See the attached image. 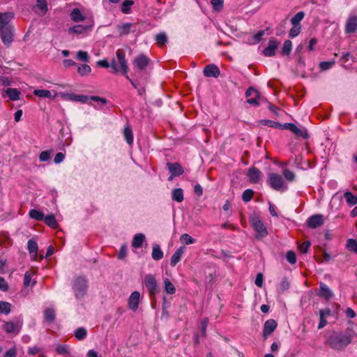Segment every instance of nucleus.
Listing matches in <instances>:
<instances>
[{
	"mask_svg": "<svg viewBox=\"0 0 357 357\" xmlns=\"http://www.w3.org/2000/svg\"><path fill=\"white\" fill-rule=\"evenodd\" d=\"M172 198L177 202H181L183 200V192L181 188H175L172 190Z\"/></svg>",
	"mask_w": 357,
	"mask_h": 357,
	"instance_id": "obj_30",
	"label": "nucleus"
},
{
	"mask_svg": "<svg viewBox=\"0 0 357 357\" xmlns=\"http://www.w3.org/2000/svg\"><path fill=\"white\" fill-rule=\"evenodd\" d=\"M167 166L172 176H178L181 175L184 172L182 166L178 162H167Z\"/></svg>",
	"mask_w": 357,
	"mask_h": 357,
	"instance_id": "obj_16",
	"label": "nucleus"
},
{
	"mask_svg": "<svg viewBox=\"0 0 357 357\" xmlns=\"http://www.w3.org/2000/svg\"><path fill=\"white\" fill-rule=\"evenodd\" d=\"M181 241L185 245L192 244L195 242V239L188 234H183L180 238Z\"/></svg>",
	"mask_w": 357,
	"mask_h": 357,
	"instance_id": "obj_45",
	"label": "nucleus"
},
{
	"mask_svg": "<svg viewBox=\"0 0 357 357\" xmlns=\"http://www.w3.org/2000/svg\"><path fill=\"white\" fill-rule=\"evenodd\" d=\"M208 319L207 318L201 321V333H202V336L204 337H206V327L208 326Z\"/></svg>",
	"mask_w": 357,
	"mask_h": 357,
	"instance_id": "obj_58",
	"label": "nucleus"
},
{
	"mask_svg": "<svg viewBox=\"0 0 357 357\" xmlns=\"http://www.w3.org/2000/svg\"><path fill=\"white\" fill-rule=\"evenodd\" d=\"M310 245V241H305L298 246V250L301 253H307Z\"/></svg>",
	"mask_w": 357,
	"mask_h": 357,
	"instance_id": "obj_59",
	"label": "nucleus"
},
{
	"mask_svg": "<svg viewBox=\"0 0 357 357\" xmlns=\"http://www.w3.org/2000/svg\"><path fill=\"white\" fill-rule=\"evenodd\" d=\"M74 335L78 340H82L86 337L87 331L84 327H79L75 330Z\"/></svg>",
	"mask_w": 357,
	"mask_h": 357,
	"instance_id": "obj_35",
	"label": "nucleus"
},
{
	"mask_svg": "<svg viewBox=\"0 0 357 357\" xmlns=\"http://www.w3.org/2000/svg\"><path fill=\"white\" fill-rule=\"evenodd\" d=\"M65 158V155L61 153V152H59V153H57L54 158V162L56 163V164H59L61 163Z\"/></svg>",
	"mask_w": 357,
	"mask_h": 357,
	"instance_id": "obj_63",
	"label": "nucleus"
},
{
	"mask_svg": "<svg viewBox=\"0 0 357 357\" xmlns=\"http://www.w3.org/2000/svg\"><path fill=\"white\" fill-rule=\"evenodd\" d=\"M123 136L128 144H132L133 142V134L132 129L128 126L123 130Z\"/></svg>",
	"mask_w": 357,
	"mask_h": 357,
	"instance_id": "obj_33",
	"label": "nucleus"
},
{
	"mask_svg": "<svg viewBox=\"0 0 357 357\" xmlns=\"http://www.w3.org/2000/svg\"><path fill=\"white\" fill-rule=\"evenodd\" d=\"M343 197L349 206H353L357 204V196L353 195L351 192L348 191L344 192Z\"/></svg>",
	"mask_w": 357,
	"mask_h": 357,
	"instance_id": "obj_28",
	"label": "nucleus"
},
{
	"mask_svg": "<svg viewBox=\"0 0 357 357\" xmlns=\"http://www.w3.org/2000/svg\"><path fill=\"white\" fill-rule=\"evenodd\" d=\"M0 33L3 43L9 47L13 41L14 27L13 26H0Z\"/></svg>",
	"mask_w": 357,
	"mask_h": 357,
	"instance_id": "obj_6",
	"label": "nucleus"
},
{
	"mask_svg": "<svg viewBox=\"0 0 357 357\" xmlns=\"http://www.w3.org/2000/svg\"><path fill=\"white\" fill-rule=\"evenodd\" d=\"M323 224L324 216L321 214L313 215L307 219V225L312 229H315Z\"/></svg>",
	"mask_w": 357,
	"mask_h": 357,
	"instance_id": "obj_11",
	"label": "nucleus"
},
{
	"mask_svg": "<svg viewBox=\"0 0 357 357\" xmlns=\"http://www.w3.org/2000/svg\"><path fill=\"white\" fill-rule=\"evenodd\" d=\"M304 17H305L304 12H303V11L298 12L291 19V22L293 25L300 26V22L303 19Z\"/></svg>",
	"mask_w": 357,
	"mask_h": 357,
	"instance_id": "obj_38",
	"label": "nucleus"
},
{
	"mask_svg": "<svg viewBox=\"0 0 357 357\" xmlns=\"http://www.w3.org/2000/svg\"><path fill=\"white\" fill-rule=\"evenodd\" d=\"M279 42L275 39H271L268 42V45L263 50V54L266 56H273L275 54V50L278 49Z\"/></svg>",
	"mask_w": 357,
	"mask_h": 357,
	"instance_id": "obj_14",
	"label": "nucleus"
},
{
	"mask_svg": "<svg viewBox=\"0 0 357 357\" xmlns=\"http://www.w3.org/2000/svg\"><path fill=\"white\" fill-rule=\"evenodd\" d=\"M283 175L285 177V178L289 181H293L295 178L294 172L287 169L283 171Z\"/></svg>",
	"mask_w": 357,
	"mask_h": 357,
	"instance_id": "obj_55",
	"label": "nucleus"
},
{
	"mask_svg": "<svg viewBox=\"0 0 357 357\" xmlns=\"http://www.w3.org/2000/svg\"><path fill=\"white\" fill-rule=\"evenodd\" d=\"M151 257L154 260L158 261L163 257V252L158 244L153 245Z\"/></svg>",
	"mask_w": 357,
	"mask_h": 357,
	"instance_id": "obj_26",
	"label": "nucleus"
},
{
	"mask_svg": "<svg viewBox=\"0 0 357 357\" xmlns=\"http://www.w3.org/2000/svg\"><path fill=\"white\" fill-rule=\"evenodd\" d=\"M357 338V333L350 327L348 326L344 332H332L326 339V344L331 348L342 351L351 341Z\"/></svg>",
	"mask_w": 357,
	"mask_h": 357,
	"instance_id": "obj_1",
	"label": "nucleus"
},
{
	"mask_svg": "<svg viewBox=\"0 0 357 357\" xmlns=\"http://www.w3.org/2000/svg\"><path fill=\"white\" fill-rule=\"evenodd\" d=\"M22 326V319L17 318L8 321H4L2 328L6 333L16 335L21 331Z\"/></svg>",
	"mask_w": 357,
	"mask_h": 357,
	"instance_id": "obj_4",
	"label": "nucleus"
},
{
	"mask_svg": "<svg viewBox=\"0 0 357 357\" xmlns=\"http://www.w3.org/2000/svg\"><path fill=\"white\" fill-rule=\"evenodd\" d=\"M287 260L291 264H294L296 262V257L295 253L290 250L287 252L286 256Z\"/></svg>",
	"mask_w": 357,
	"mask_h": 357,
	"instance_id": "obj_56",
	"label": "nucleus"
},
{
	"mask_svg": "<svg viewBox=\"0 0 357 357\" xmlns=\"http://www.w3.org/2000/svg\"><path fill=\"white\" fill-rule=\"evenodd\" d=\"M77 58L79 61H82L84 62L89 61V56L87 52L79 50L77 52Z\"/></svg>",
	"mask_w": 357,
	"mask_h": 357,
	"instance_id": "obj_49",
	"label": "nucleus"
},
{
	"mask_svg": "<svg viewBox=\"0 0 357 357\" xmlns=\"http://www.w3.org/2000/svg\"><path fill=\"white\" fill-rule=\"evenodd\" d=\"M149 63V59L144 55L140 54L135 59L134 65L139 70H144Z\"/></svg>",
	"mask_w": 357,
	"mask_h": 357,
	"instance_id": "obj_15",
	"label": "nucleus"
},
{
	"mask_svg": "<svg viewBox=\"0 0 357 357\" xmlns=\"http://www.w3.org/2000/svg\"><path fill=\"white\" fill-rule=\"evenodd\" d=\"M267 182L275 190L279 191L286 190L287 188V187H284V181L282 177L276 173L269 174Z\"/></svg>",
	"mask_w": 357,
	"mask_h": 357,
	"instance_id": "obj_5",
	"label": "nucleus"
},
{
	"mask_svg": "<svg viewBox=\"0 0 357 357\" xmlns=\"http://www.w3.org/2000/svg\"><path fill=\"white\" fill-rule=\"evenodd\" d=\"M97 64L103 68L111 67L114 73H116L119 72V69L117 67L115 59H112L111 63H109L107 60H100L97 62Z\"/></svg>",
	"mask_w": 357,
	"mask_h": 357,
	"instance_id": "obj_25",
	"label": "nucleus"
},
{
	"mask_svg": "<svg viewBox=\"0 0 357 357\" xmlns=\"http://www.w3.org/2000/svg\"><path fill=\"white\" fill-rule=\"evenodd\" d=\"M332 314H319V329H321L326 326L328 322V319Z\"/></svg>",
	"mask_w": 357,
	"mask_h": 357,
	"instance_id": "obj_36",
	"label": "nucleus"
},
{
	"mask_svg": "<svg viewBox=\"0 0 357 357\" xmlns=\"http://www.w3.org/2000/svg\"><path fill=\"white\" fill-rule=\"evenodd\" d=\"M29 252L33 259H36L38 255V244L33 239H29L27 243Z\"/></svg>",
	"mask_w": 357,
	"mask_h": 357,
	"instance_id": "obj_22",
	"label": "nucleus"
},
{
	"mask_svg": "<svg viewBox=\"0 0 357 357\" xmlns=\"http://www.w3.org/2000/svg\"><path fill=\"white\" fill-rule=\"evenodd\" d=\"M88 289L87 280L84 277L77 278L73 284V289L77 298H82L84 296Z\"/></svg>",
	"mask_w": 357,
	"mask_h": 357,
	"instance_id": "obj_2",
	"label": "nucleus"
},
{
	"mask_svg": "<svg viewBox=\"0 0 357 357\" xmlns=\"http://www.w3.org/2000/svg\"><path fill=\"white\" fill-rule=\"evenodd\" d=\"M144 283L149 294L151 296H155L158 292V287L154 275L151 274L145 275Z\"/></svg>",
	"mask_w": 357,
	"mask_h": 357,
	"instance_id": "obj_7",
	"label": "nucleus"
},
{
	"mask_svg": "<svg viewBox=\"0 0 357 357\" xmlns=\"http://www.w3.org/2000/svg\"><path fill=\"white\" fill-rule=\"evenodd\" d=\"M70 17L74 22H78L84 20V17L81 13L80 10L77 8H75L70 13Z\"/></svg>",
	"mask_w": 357,
	"mask_h": 357,
	"instance_id": "obj_34",
	"label": "nucleus"
},
{
	"mask_svg": "<svg viewBox=\"0 0 357 357\" xmlns=\"http://www.w3.org/2000/svg\"><path fill=\"white\" fill-rule=\"evenodd\" d=\"M347 248L355 253H357V241L355 239L350 238L347 242Z\"/></svg>",
	"mask_w": 357,
	"mask_h": 357,
	"instance_id": "obj_44",
	"label": "nucleus"
},
{
	"mask_svg": "<svg viewBox=\"0 0 357 357\" xmlns=\"http://www.w3.org/2000/svg\"><path fill=\"white\" fill-rule=\"evenodd\" d=\"M259 124L267 126L271 128H278V126H280V123L276 122L272 120L263 119L259 121Z\"/></svg>",
	"mask_w": 357,
	"mask_h": 357,
	"instance_id": "obj_43",
	"label": "nucleus"
},
{
	"mask_svg": "<svg viewBox=\"0 0 357 357\" xmlns=\"http://www.w3.org/2000/svg\"><path fill=\"white\" fill-rule=\"evenodd\" d=\"M185 250V248L184 246H181L173 254L170 261L172 266H175L181 261V257L184 254Z\"/></svg>",
	"mask_w": 357,
	"mask_h": 357,
	"instance_id": "obj_18",
	"label": "nucleus"
},
{
	"mask_svg": "<svg viewBox=\"0 0 357 357\" xmlns=\"http://www.w3.org/2000/svg\"><path fill=\"white\" fill-rule=\"evenodd\" d=\"M357 31V16H350L346 22L345 32L347 33H353Z\"/></svg>",
	"mask_w": 357,
	"mask_h": 357,
	"instance_id": "obj_12",
	"label": "nucleus"
},
{
	"mask_svg": "<svg viewBox=\"0 0 357 357\" xmlns=\"http://www.w3.org/2000/svg\"><path fill=\"white\" fill-rule=\"evenodd\" d=\"M91 27V26H89V25L84 26V25L79 24V25H76L73 27H70L68 29V33H69L82 34V33H84L88 31L89 30H90Z\"/></svg>",
	"mask_w": 357,
	"mask_h": 357,
	"instance_id": "obj_21",
	"label": "nucleus"
},
{
	"mask_svg": "<svg viewBox=\"0 0 357 357\" xmlns=\"http://www.w3.org/2000/svg\"><path fill=\"white\" fill-rule=\"evenodd\" d=\"M263 280H264V276L261 273H259L257 275L256 279H255V284L259 287H261L263 286Z\"/></svg>",
	"mask_w": 357,
	"mask_h": 357,
	"instance_id": "obj_61",
	"label": "nucleus"
},
{
	"mask_svg": "<svg viewBox=\"0 0 357 357\" xmlns=\"http://www.w3.org/2000/svg\"><path fill=\"white\" fill-rule=\"evenodd\" d=\"M11 305L6 301H0V312H10Z\"/></svg>",
	"mask_w": 357,
	"mask_h": 357,
	"instance_id": "obj_53",
	"label": "nucleus"
},
{
	"mask_svg": "<svg viewBox=\"0 0 357 357\" xmlns=\"http://www.w3.org/2000/svg\"><path fill=\"white\" fill-rule=\"evenodd\" d=\"M155 40L160 47L165 45L168 41L167 36L165 32H160L156 34Z\"/></svg>",
	"mask_w": 357,
	"mask_h": 357,
	"instance_id": "obj_29",
	"label": "nucleus"
},
{
	"mask_svg": "<svg viewBox=\"0 0 357 357\" xmlns=\"http://www.w3.org/2000/svg\"><path fill=\"white\" fill-rule=\"evenodd\" d=\"M56 351L59 354H66L68 353V347L66 345H59Z\"/></svg>",
	"mask_w": 357,
	"mask_h": 357,
	"instance_id": "obj_64",
	"label": "nucleus"
},
{
	"mask_svg": "<svg viewBox=\"0 0 357 357\" xmlns=\"http://www.w3.org/2000/svg\"><path fill=\"white\" fill-rule=\"evenodd\" d=\"M261 172L260 170L255 167H250L248 169V176L250 181L254 183H257L259 181Z\"/></svg>",
	"mask_w": 357,
	"mask_h": 357,
	"instance_id": "obj_17",
	"label": "nucleus"
},
{
	"mask_svg": "<svg viewBox=\"0 0 357 357\" xmlns=\"http://www.w3.org/2000/svg\"><path fill=\"white\" fill-rule=\"evenodd\" d=\"M116 63L118 68L119 69V71H121L123 75H126L128 70V68L124 52L119 49L116 51Z\"/></svg>",
	"mask_w": 357,
	"mask_h": 357,
	"instance_id": "obj_8",
	"label": "nucleus"
},
{
	"mask_svg": "<svg viewBox=\"0 0 357 357\" xmlns=\"http://www.w3.org/2000/svg\"><path fill=\"white\" fill-rule=\"evenodd\" d=\"M277 326V323L273 319H268L264 324V334L271 335Z\"/></svg>",
	"mask_w": 357,
	"mask_h": 357,
	"instance_id": "obj_20",
	"label": "nucleus"
},
{
	"mask_svg": "<svg viewBox=\"0 0 357 357\" xmlns=\"http://www.w3.org/2000/svg\"><path fill=\"white\" fill-rule=\"evenodd\" d=\"M294 133L297 137H302L304 139H307L309 137V135L307 132V130H302L296 126V129L294 130Z\"/></svg>",
	"mask_w": 357,
	"mask_h": 357,
	"instance_id": "obj_52",
	"label": "nucleus"
},
{
	"mask_svg": "<svg viewBox=\"0 0 357 357\" xmlns=\"http://www.w3.org/2000/svg\"><path fill=\"white\" fill-rule=\"evenodd\" d=\"M6 93L11 100H17L20 99V92L15 88H8Z\"/></svg>",
	"mask_w": 357,
	"mask_h": 357,
	"instance_id": "obj_27",
	"label": "nucleus"
},
{
	"mask_svg": "<svg viewBox=\"0 0 357 357\" xmlns=\"http://www.w3.org/2000/svg\"><path fill=\"white\" fill-rule=\"evenodd\" d=\"M203 73L205 77L217 78L220 75V71L216 65L208 64L204 68Z\"/></svg>",
	"mask_w": 357,
	"mask_h": 357,
	"instance_id": "obj_9",
	"label": "nucleus"
},
{
	"mask_svg": "<svg viewBox=\"0 0 357 357\" xmlns=\"http://www.w3.org/2000/svg\"><path fill=\"white\" fill-rule=\"evenodd\" d=\"M43 220L45 224L48 225L50 227L53 229L57 228L58 224L54 215H48L46 217H45Z\"/></svg>",
	"mask_w": 357,
	"mask_h": 357,
	"instance_id": "obj_31",
	"label": "nucleus"
},
{
	"mask_svg": "<svg viewBox=\"0 0 357 357\" xmlns=\"http://www.w3.org/2000/svg\"><path fill=\"white\" fill-rule=\"evenodd\" d=\"M211 4L214 10L219 11L223 6V0H211Z\"/></svg>",
	"mask_w": 357,
	"mask_h": 357,
	"instance_id": "obj_57",
	"label": "nucleus"
},
{
	"mask_svg": "<svg viewBox=\"0 0 357 357\" xmlns=\"http://www.w3.org/2000/svg\"><path fill=\"white\" fill-rule=\"evenodd\" d=\"M164 283H165V291L167 294H174L175 293V291H176V289H175L174 284L169 281V280L166 278L164 280Z\"/></svg>",
	"mask_w": 357,
	"mask_h": 357,
	"instance_id": "obj_40",
	"label": "nucleus"
},
{
	"mask_svg": "<svg viewBox=\"0 0 357 357\" xmlns=\"http://www.w3.org/2000/svg\"><path fill=\"white\" fill-rule=\"evenodd\" d=\"M29 217L32 219L40 221L44 219V214L36 209H31L29 211Z\"/></svg>",
	"mask_w": 357,
	"mask_h": 357,
	"instance_id": "obj_37",
	"label": "nucleus"
},
{
	"mask_svg": "<svg viewBox=\"0 0 357 357\" xmlns=\"http://www.w3.org/2000/svg\"><path fill=\"white\" fill-rule=\"evenodd\" d=\"M13 17L14 15L11 12L0 13V26H10L8 23Z\"/></svg>",
	"mask_w": 357,
	"mask_h": 357,
	"instance_id": "obj_19",
	"label": "nucleus"
},
{
	"mask_svg": "<svg viewBox=\"0 0 357 357\" xmlns=\"http://www.w3.org/2000/svg\"><path fill=\"white\" fill-rule=\"evenodd\" d=\"M33 94L40 98H51V92L46 89H36Z\"/></svg>",
	"mask_w": 357,
	"mask_h": 357,
	"instance_id": "obj_39",
	"label": "nucleus"
},
{
	"mask_svg": "<svg viewBox=\"0 0 357 357\" xmlns=\"http://www.w3.org/2000/svg\"><path fill=\"white\" fill-rule=\"evenodd\" d=\"M133 24L132 23H125L117 26L118 31L121 36L128 35L130 32H135V29H132Z\"/></svg>",
	"mask_w": 357,
	"mask_h": 357,
	"instance_id": "obj_24",
	"label": "nucleus"
},
{
	"mask_svg": "<svg viewBox=\"0 0 357 357\" xmlns=\"http://www.w3.org/2000/svg\"><path fill=\"white\" fill-rule=\"evenodd\" d=\"M250 222L256 231V238L259 239L265 237L268 234L266 227L259 216L252 215L250 218Z\"/></svg>",
	"mask_w": 357,
	"mask_h": 357,
	"instance_id": "obj_3",
	"label": "nucleus"
},
{
	"mask_svg": "<svg viewBox=\"0 0 357 357\" xmlns=\"http://www.w3.org/2000/svg\"><path fill=\"white\" fill-rule=\"evenodd\" d=\"M36 7L38 8L43 14H45L47 10V4L46 0H37Z\"/></svg>",
	"mask_w": 357,
	"mask_h": 357,
	"instance_id": "obj_47",
	"label": "nucleus"
},
{
	"mask_svg": "<svg viewBox=\"0 0 357 357\" xmlns=\"http://www.w3.org/2000/svg\"><path fill=\"white\" fill-rule=\"evenodd\" d=\"M52 151H44L40 153L39 159L42 162H47L50 160Z\"/></svg>",
	"mask_w": 357,
	"mask_h": 357,
	"instance_id": "obj_50",
	"label": "nucleus"
},
{
	"mask_svg": "<svg viewBox=\"0 0 357 357\" xmlns=\"http://www.w3.org/2000/svg\"><path fill=\"white\" fill-rule=\"evenodd\" d=\"M253 195H254V191L251 189H247L245 190L243 192V195H242V199L245 202H250L252 197H253Z\"/></svg>",
	"mask_w": 357,
	"mask_h": 357,
	"instance_id": "obj_46",
	"label": "nucleus"
},
{
	"mask_svg": "<svg viewBox=\"0 0 357 357\" xmlns=\"http://www.w3.org/2000/svg\"><path fill=\"white\" fill-rule=\"evenodd\" d=\"M334 64V61H321L319 63V68L321 70H326L332 68Z\"/></svg>",
	"mask_w": 357,
	"mask_h": 357,
	"instance_id": "obj_51",
	"label": "nucleus"
},
{
	"mask_svg": "<svg viewBox=\"0 0 357 357\" xmlns=\"http://www.w3.org/2000/svg\"><path fill=\"white\" fill-rule=\"evenodd\" d=\"M140 298V294L137 291H133L128 298L129 308L132 311H136L138 308Z\"/></svg>",
	"mask_w": 357,
	"mask_h": 357,
	"instance_id": "obj_13",
	"label": "nucleus"
},
{
	"mask_svg": "<svg viewBox=\"0 0 357 357\" xmlns=\"http://www.w3.org/2000/svg\"><path fill=\"white\" fill-rule=\"evenodd\" d=\"M145 240L146 237L144 234L142 233L137 234L132 238V246L136 248H139L142 246V244Z\"/></svg>",
	"mask_w": 357,
	"mask_h": 357,
	"instance_id": "obj_23",
	"label": "nucleus"
},
{
	"mask_svg": "<svg viewBox=\"0 0 357 357\" xmlns=\"http://www.w3.org/2000/svg\"><path fill=\"white\" fill-rule=\"evenodd\" d=\"M91 71V68L89 65L83 64L78 67L77 72L81 76H85L89 74Z\"/></svg>",
	"mask_w": 357,
	"mask_h": 357,
	"instance_id": "obj_41",
	"label": "nucleus"
},
{
	"mask_svg": "<svg viewBox=\"0 0 357 357\" xmlns=\"http://www.w3.org/2000/svg\"><path fill=\"white\" fill-rule=\"evenodd\" d=\"M289 282L287 278H284L280 282V288L282 291H284L289 288Z\"/></svg>",
	"mask_w": 357,
	"mask_h": 357,
	"instance_id": "obj_60",
	"label": "nucleus"
},
{
	"mask_svg": "<svg viewBox=\"0 0 357 357\" xmlns=\"http://www.w3.org/2000/svg\"><path fill=\"white\" fill-rule=\"evenodd\" d=\"M134 1L132 0H125L121 6V11L123 13H128L130 11V7L133 5Z\"/></svg>",
	"mask_w": 357,
	"mask_h": 357,
	"instance_id": "obj_48",
	"label": "nucleus"
},
{
	"mask_svg": "<svg viewBox=\"0 0 357 357\" xmlns=\"http://www.w3.org/2000/svg\"><path fill=\"white\" fill-rule=\"evenodd\" d=\"M317 295L319 297L328 301V300L331 299V298H333V293L331 291V289L326 284H324L323 282H320L319 283V289Z\"/></svg>",
	"mask_w": 357,
	"mask_h": 357,
	"instance_id": "obj_10",
	"label": "nucleus"
},
{
	"mask_svg": "<svg viewBox=\"0 0 357 357\" xmlns=\"http://www.w3.org/2000/svg\"><path fill=\"white\" fill-rule=\"evenodd\" d=\"M66 97H67L69 100L77 101V102H85L88 97L84 95H76L73 93H68L65 95Z\"/></svg>",
	"mask_w": 357,
	"mask_h": 357,
	"instance_id": "obj_32",
	"label": "nucleus"
},
{
	"mask_svg": "<svg viewBox=\"0 0 357 357\" xmlns=\"http://www.w3.org/2000/svg\"><path fill=\"white\" fill-rule=\"evenodd\" d=\"M0 290L2 291H7L8 290V283L2 277H0Z\"/></svg>",
	"mask_w": 357,
	"mask_h": 357,
	"instance_id": "obj_62",
	"label": "nucleus"
},
{
	"mask_svg": "<svg viewBox=\"0 0 357 357\" xmlns=\"http://www.w3.org/2000/svg\"><path fill=\"white\" fill-rule=\"evenodd\" d=\"M301 31V26L293 25V27L290 29L289 36L290 38H293L297 36Z\"/></svg>",
	"mask_w": 357,
	"mask_h": 357,
	"instance_id": "obj_54",
	"label": "nucleus"
},
{
	"mask_svg": "<svg viewBox=\"0 0 357 357\" xmlns=\"http://www.w3.org/2000/svg\"><path fill=\"white\" fill-rule=\"evenodd\" d=\"M292 47V43L289 40L284 41L282 49V54L284 55H289L291 53Z\"/></svg>",
	"mask_w": 357,
	"mask_h": 357,
	"instance_id": "obj_42",
	"label": "nucleus"
}]
</instances>
